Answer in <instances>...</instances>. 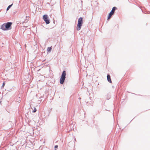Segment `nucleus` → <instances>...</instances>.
<instances>
[{
    "mask_svg": "<svg viewBox=\"0 0 150 150\" xmlns=\"http://www.w3.org/2000/svg\"><path fill=\"white\" fill-rule=\"evenodd\" d=\"M12 24L11 22H8L7 23H5L2 25L1 26V28L2 30H8L11 29L10 28Z\"/></svg>",
    "mask_w": 150,
    "mask_h": 150,
    "instance_id": "nucleus-1",
    "label": "nucleus"
},
{
    "mask_svg": "<svg viewBox=\"0 0 150 150\" xmlns=\"http://www.w3.org/2000/svg\"><path fill=\"white\" fill-rule=\"evenodd\" d=\"M66 71H64L62 72V74L61 76V77L60 78V83L61 84H63L64 82V81L66 78Z\"/></svg>",
    "mask_w": 150,
    "mask_h": 150,
    "instance_id": "nucleus-2",
    "label": "nucleus"
},
{
    "mask_svg": "<svg viewBox=\"0 0 150 150\" xmlns=\"http://www.w3.org/2000/svg\"><path fill=\"white\" fill-rule=\"evenodd\" d=\"M83 19L82 18L80 17L79 18L78 21V23L77 26L76 28L77 30H80L81 27L82 26L83 23Z\"/></svg>",
    "mask_w": 150,
    "mask_h": 150,
    "instance_id": "nucleus-3",
    "label": "nucleus"
},
{
    "mask_svg": "<svg viewBox=\"0 0 150 150\" xmlns=\"http://www.w3.org/2000/svg\"><path fill=\"white\" fill-rule=\"evenodd\" d=\"M117 9V8L116 7H114L112 8V10L109 13V15L108 18V19H109L110 18L112 15L113 14L115 10Z\"/></svg>",
    "mask_w": 150,
    "mask_h": 150,
    "instance_id": "nucleus-4",
    "label": "nucleus"
},
{
    "mask_svg": "<svg viewBox=\"0 0 150 150\" xmlns=\"http://www.w3.org/2000/svg\"><path fill=\"white\" fill-rule=\"evenodd\" d=\"M43 19L47 24H49L50 23V21L48 19V17L47 15H44L43 16Z\"/></svg>",
    "mask_w": 150,
    "mask_h": 150,
    "instance_id": "nucleus-5",
    "label": "nucleus"
},
{
    "mask_svg": "<svg viewBox=\"0 0 150 150\" xmlns=\"http://www.w3.org/2000/svg\"><path fill=\"white\" fill-rule=\"evenodd\" d=\"M107 78L108 81L110 83H112V81L111 79L110 76V75H108L107 76Z\"/></svg>",
    "mask_w": 150,
    "mask_h": 150,
    "instance_id": "nucleus-6",
    "label": "nucleus"
},
{
    "mask_svg": "<svg viewBox=\"0 0 150 150\" xmlns=\"http://www.w3.org/2000/svg\"><path fill=\"white\" fill-rule=\"evenodd\" d=\"M52 50L51 47H48L47 49V51L49 52L51 51Z\"/></svg>",
    "mask_w": 150,
    "mask_h": 150,
    "instance_id": "nucleus-7",
    "label": "nucleus"
},
{
    "mask_svg": "<svg viewBox=\"0 0 150 150\" xmlns=\"http://www.w3.org/2000/svg\"><path fill=\"white\" fill-rule=\"evenodd\" d=\"M12 4H11V5H9L8 7L7 8V10L8 11V10L10 8L11 6H12Z\"/></svg>",
    "mask_w": 150,
    "mask_h": 150,
    "instance_id": "nucleus-8",
    "label": "nucleus"
},
{
    "mask_svg": "<svg viewBox=\"0 0 150 150\" xmlns=\"http://www.w3.org/2000/svg\"><path fill=\"white\" fill-rule=\"evenodd\" d=\"M58 147V145H55L54 146V149L55 150H56L57 149V148Z\"/></svg>",
    "mask_w": 150,
    "mask_h": 150,
    "instance_id": "nucleus-9",
    "label": "nucleus"
},
{
    "mask_svg": "<svg viewBox=\"0 0 150 150\" xmlns=\"http://www.w3.org/2000/svg\"><path fill=\"white\" fill-rule=\"evenodd\" d=\"M36 111H37L36 109L35 108H34L33 112H35Z\"/></svg>",
    "mask_w": 150,
    "mask_h": 150,
    "instance_id": "nucleus-10",
    "label": "nucleus"
},
{
    "mask_svg": "<svg viewBox=\"0 0 150 150\" xmlns=\"http://www.w3.org/2000/svg\"><path fill=\"white\" fill-rule=\"evenodd\" d=\"M5 85V82H4L3 83L2 87L3 88L4 87Z\"/></svg>",
    "mask_w": 150,
    "mask_h": 150,
    "instance_id": "nucleus-11",
    "label": "nucleus"
},
{
    "mask_svg": "<svg viewBox=\"0 0 150 150\" xmlns=\"http://www.w3.org/2000/svg\"><path fill=\"white\" fill-rule=\"evenodd\" d=\"M25 47L26 48V44H25Z\"/></svg>",
    "mask_w": 150,
    "mask_h": 150,
    "instance_id": "nucleus-12",
    "label": "nucleus"
}]
</instances>
